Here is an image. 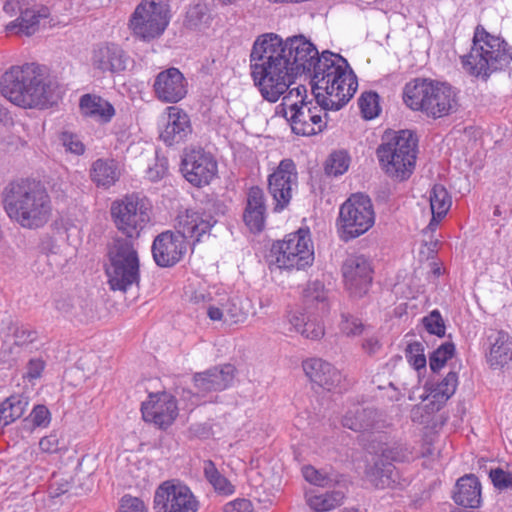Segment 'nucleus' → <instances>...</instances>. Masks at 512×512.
Returning <instances> with one entry per match:
<instances>
[{
    "instance_id": "nucleus-1",
    "label": "nucleus",
    "mask_w": 512,
    "mask_h": 512,
    "mask_svg": "<svg viewBox=\"0 0 512 512\" xmlns=\"http://www.w3.org/2000/svg\"><path fill=\"white\" fill-rule=\"evenodd\" d=\"M322 58L316 46L305 36L285 41L274 33L259 36L250 53V73L261 96L275 103L295 79L311 72Z\"/></svg>"
},
{
    "instance_id": "nucleus-2",
    "label": "nucleus",
    "mask_w": 512,
    "mask_h": 512,
    "mask_svg": "<svg viewBox=\"0 0 512 512\" xmlns=\"http://www.w3.org/2000/svg\"><path fill=\"white\" fill-rule=\"evenodd\" d=\"M308 74L316 104L325 110H340L358 87L357 77L348 61L329 50L322 52V58L318 59Z\"/></svg>"
},
{
    "instance_id": "nucleus-3",
    "label": "nucleus",
    "mask_w": 512,
    "mask_h": 512,
    "mask_svg": "<svg viewBox=\"0 0 512 512\" xmlns=\"http://www.w3.org/2000/svg\"><path fill=\"white\" fill-rule=\"evenodd\" d=\"M3 204L8 217L25 229L44 227L52 214L51 198L45 187L35 180L9 183L4 190Z\"/></svg>"
},
{
    "instance_id": "nucleus-4",
    "label": "nucleus",
    "mask_w": 512,
    "mask_h": 512,
    "mask_svg": "<svg viewBox=\"0 0 512 512\" xmlns=\"http://www.w3.org/2000/svg\"><path fill=\"white\" fill-rule=\"evenodd\" d=\"M216 219L205 211L187 209L177 217L176 232L165 231L153 241L152 255L160 267H172L186 253V239L200 241L216 223Z\"/></svg>"
},
{
    "instance_id": "nucleus-5",
    "label": "nucleus",
    "mask_w": 512,
    "mask_h": 512,
    "mask_svg": "<svg viewBox=\"0 0 512 512\" xmlns=\"http://www.w3.org/2000/svg\"><path fill=\"white\" fill-rule=\"evenodd\" d=\"M512 62V47L500 36L477 25L470 52L462 57L463 67L473 76L487 79Z\"/></svg>"
},
{
    "instance_id": "nucleus-6",
    "label": "nucleus",
    "mask_w": 512,
    "mask_h": 512,
    "mask_svg": "<svg viewBox=\"0 0 512 512\" xmlns=\"http://www.w3.org/2000/svg\"><path fill=\"white\" fill-rule=\"evenodd\" d=\"M0 88L5 98L22 108L44 106L52 97L51 85L44 82L33 63L12 66L3 74Z\"/></svg>"
},
{
    "instance_id": "nucleus-7",
    "label": "nucleus",
    "mask_w": 512,
    "mask_h": 512,
    "mask_svg": "<svg viewBox=\"0 0 512 512\" xmlns=\"http://www.w3.org/2000/svg\"><path fill=\"white\" fill-rule=\"evenodd\" d=\"M404 103L414 111H421L433 119L456 110V92L451 85L427 78H416L406 83Z\"/></svg>"
},
{
    "instance_id": "nucleus-8",
    "label": "nucleus",
    "mask_w": 512,
    "mask_h": 512,
    "mask_svg": "<svg viewBox=\"0 0 512 512\" xmlns=\"http://www.w3.org/2000/svg\"><path fill=\"white\" fill-rule=\"evenodd\" d=\"M417 139L410 130L386 132L376 155L382 170L391 178L408 179L415 168Z\"/></svg>"
},
{
    "instance_id": "nucleus-9",
    "label": "nucleus",
    "mask_w": 512,
    "mask_h": 512,
    "mask_svg": "<svg viewBox=\"0 0 512 512\" xmlns=\"http://www.w3.org/2000/svg\"><path fill=\"white\" fill-rule=\"evenodd\" d=\"M106 275L111 290L126 292L140 282V261L131 239L116 237L108 247Z\"/></svg>"
},
{
    "instance_id": "nucleus-10",
    "label": "nucleus",
    "mask_w": 512,
    "mask_h": 512,
    "mask_svg": "<svg viewBox=\"0 0 512 512\" xmlns=\"http://www.w3.org/2000/svg\"><path fill=\"white\" fill-rule=\"evenodd\" d=\"M170 20L167 1L142 0L131 14L128 27L136 39L149 43L164 34Z\"/></svg>"
},
{
    "instance_id": "nucleus-11",
    "label": "nucleus",
    "mask_w": 512,
    "mask_h": 512,
    "mask_svg": "<svg viewBox=\"0 0 512 512\" xmlns=\"http://www.w3.org/2000/svg\"><path fill=\"white\" fill-rule=\"evenodd\" d=\"M375 222L371 199L362 193L351 195L340 207L337 227L343 240L348 241L367 232Z\"/></svg>"
},
{
    "instance_id": "nucleus-12",
    "label": "nucleus",
    "mask_w": 512,
    "mask_h": 512,
    "mask_svg": "<svg viewBox=\"0 0 512 512\" xmlns=\"http://www.w3.org/2000/svg\"><path fill=\"white\" fill-rule=\"evenodd\" d=\"M111 217L117 230L126 236L124 239H131L135 243L150 222V207L138 195H126L112 203Z\"/></svg>"
},
{
    "instance_id": "nucleus-13",
    "label": "nucleus",
    "mask_w": 512,
    "mask_h": 512,
    "mask_svg": "<svg viewBox=\"0 0 512 512\" xmlns=\"http://www.w3.org/2000/svg\"><path fill=\"white\" fill-rule=\"evenodd\" d=\"M281 269H305L314 261L313 243L308 228H300L277 241L271 249Z\"/></svg>"
},
{
    "instance_id": "nucleus-14",
    "label": "nucleus",
    "mask_w": 512,
    "mask_h": 512,
    "mask_svg": "<svg viewBox=\"0 0 512 512\" xmlns=\"http://www.w3.org/2000/svg\"><path fill=\"white\" fill-rule=\"evenodd\" d=\"M236 369L231 364L215 366L204 372L196 373L193 376L196 392L183 389L181 398L190 402V407L201 404L202 398L210 392L223 391L229 388L235 378Z\"/></svg>"
},
{
    "instance_id": "nucleus-15",
    "label": "nucleus",
    "mask_w": 512,
    "mask_h": 512,
    "mask_svg": "<svg viewBox=\"0 0 512 512\" xmlns=\"http://www.w3.org/2000/svg\"><path fill=\"white\" fill-rule=\"evenodd\" d=\"M154 512H197L199 501L191 489L173 481L163 482L155 491Z\"/></svg>"
},
{
    "instance_id": "nucleus-16",
    "label": "nucleus",
    "mask_w": 512,
    "mask_h": 512,
    "mask_svg": "<svg viewBox=\"0 0 512 512\" xmlns=\"http://www.w3.org/2000/svg\"><path fill=\"white\" fill-rule=\"evenodd\" d=\"M218 171L214 156L202 147H190L184 150L181 172L185 179L194 186L208 185Z\"/></svg>"
},
{
    "instance_id": "nucleus-17",
    "label": "nucleus",
    "mask_w": 512,
    "mask_h": 512,
    "mask_svg": "<svg viewBox=\"0 0 512 512\" xmlns=\"http://www.w3.org/2000/svg\"><path fill=\"white\" fill-rule=\"evenodd\" d=\"M285 118L290 123L292 131L297 135L310 136L322 132L326 127V121L322 119V113L327 111L321 106L313 105L312 102H298L289 104V107L282 108Z\"/></svg>"
},
{
    "instance_id": "nucleus-18",
    "label": "nucleus",
    "mask_w": 512,
    "mask_h": 512,
    "mask_svg": "<svg viewBox=\"0 0 512 512\" xmlns=\"http://www.w3.org/2000/svg\"><path fill=\"white\" fill-rule=\"evenodd\" d=\"M297 186L298 173L295 163L291 159L281 160L275 171L268 177V191L274 202V212H282L288 207L293 190Z\"/></svg>"
},
{
    "instance_id": "nucleus-19",
    "label": "nucleus",
    "mask_w": 512,
    "mask_h": 512,
    "mask_svg": "<svg viewBox=\"0 0 512 512\" xmlns=\"http://www.w3.org/2000/svg\"><path fill=\"white\" fill-rule=\"evenodd\" d=\"M412 457V452L402 444L385 446L374 464L367 469V476L376 487H389L397 481L394 462H406Z\"/></svg>"
},
{
    "instance_id": "nucleus-20",
    "label": "nucleus",
    "mask_w": 512,
    "mask_h": 512,
    "mask_svg": "<svg viewBox=\"0 0 512 512\" xmlns=\"http://www.w3.org/2000/svg\"><path fill=\"white\" fill-rule=\"evenodd\" d=\"M342 276L345 288L353 297H362L369 291L373 269L370 261L362 255H350L343 262Z\"/></svg>"
},
{
    "instance_id": "nucleus-21",
    "label": "nucleus",
    "mask_w": 512,
    "mask_h": 512,
    "mask_svg": "<svg viewBox=\"0 0 512 512\" xmlns=\"http://www.w3.org/2000/svg\"><path fill=\"white\" fill-rule=\"evenodd\" d=\"M157 100L165 104H175L188 93V82L183 73L176 67L160 71L152 85Z\"/></svg>"
},
{
    "instance_id": "nucleus-22",
    "label": "nucleus",
    "mask_w": 512,
    "mask_h": 512,
    "mask_svg": "<svg viewBox=\"0 0 512 512\" xmlns=\"http://www.w3.org/2000/svg\"><path fill=\"white\" fill-rule=\"evenodd\" d=\"M129 57L125 51L114 43H101L93 48L91 64L100 73L116 74L124 71Z\"/></svg>"
},
{
    "instance_id": "nucleus-23",
    "label": "nucleus",
    "mask_w": 512,
    "mask_h": 512,
    "mask_svg": "<svg viewBox=\"0 0 512 512\" xmlns=\"http://www.w3.org/2000/svg\"><path fill=\"white\" fill-rule=\"evenodd\" d=\"M141 412L146 422L161 428L171 425L178 415L176 401L167 394L150 395L149 400L142 403Z\"/></svg>"
},
{
    "instance_id": "nucleus-24",
    "label": "nucleus",
    "mask_w": 512,
    "mask_h": 512,
    "mask_svg": "<svg viewBox=\"0 0 512 512\" xmlns=\"http://www.w3.org/2000/svg\"><path fill=\"white\" fill-rule=\"evenodd\" d=\"M302 367L312 383L327 391L338 388L343 380L341 371L321 358L306 359L303 361Z\"/></svg>"
},
{
    "instance_id": "nucleus-25",
    "label": "nucleus",
    "mask_w": 512,
    "mask_h": 512,
    "mask_svg": "<svg viewBox=\"0 0 512 512\" xmlns=\"http://www.w3.org/2000/svg\"><path fill=\"white\" fill-rule=\"evenodd\" d=\"M250 310V302L240 296H230L225 302L207 305V316L211 321L237 324L244 322Z\"/></svg>"
},
{
    "instance_id": "nucleus-26",
    "label": "nucleus",
    "mask_w": 512,
    "mask_h": 512,
    "mask_svg": "<svg viewBox=\"0 0 512 512\" xmlns=\"http://www.w3.org/2000/svg\"><path fill=\"white\" fill-rule=\"evenodd\" d=\"M166 110L168 117L160 133L161 140L168 146L186 141L193 131L189 115L177 106H169Z\"/></svg>"
},
{
    "instance_id": "nucleus-27",
    "label": "nucleus",
    "mask_w": 512,
    "mask_h": 512,
    "mask_svg": "<svg viewBox=\"0 0 512 512\" xmlns=\"http://www.w3.org/2000/svg\"><path fill=\"white\" fill-rule=\"evenodd\" d=\"M49 14L46 6L30 0V4L24 6L21 15L6 25V31L11 34L31 36L38 31L41 20L47 19Z\"/></svg>"
},
{
    "instance_id": "nucleus-28",
    "label": "nucleus",
    "mask_w": 512,
    "mask_h": 512,
    "mask_svg": "<svg viewBox=\"0 0 512 512\" xmlns=\"http://www.w3.org/2000/svg\"><path fill=\"white\" fill-rule=\"evenodd\" d=\"M486 359L492 368L508 367L512 364V338L503 330H491L487 335Z\"/></svg>"
},
{
    "instance_id": "nucleus-29",
    "label": "nucleus",
    "mask_w": 512,
    "mask_h": 512,
    "mask_svg": "<svg viewBox=\"0 0 512 512\" xmlns=\"http://www.w3.org/2000/svg\"><path fill=\"white\" fill-rule=\"evenodd\" d=\"M267 216L266 198L263 189L253 186L247 193L246 207L243 213L245 225L252 233H259L265 228Z\"/></svg>"
},
{
    "instance_id": "nucleus-30",
    "label": "nucleus",
    "mask_w": 512,
    "mask_h": 512,
    "mask_svg": "<svg viewBox=\"0 0 512 512\" xmlns=\"http://www.w3.org/2000/svg\"><path fill=\"white\" fill-rule=\"evenodd\" d=\"M453 500L465 508H478L481 503V484L475 475H465L458 479Z\"/></svg>"
},
{
    "instance_id": "nucleus-31",
    "label": "nucleus",
    "mask_w": 512,
    "mask_h": 512,
    "mask_svg": "<svg viewBox=\"0 0 512 512\" xmlns=\"http://www.w3.org/2000/svg\"><path fill=\"white\" fill-rule=\"evenodd\" d=\"M119 177L120 169L114 159L99 158L91 165L90 178L97 187L108 189L119 180Z\"/></svg>"
},
{
    "instance_id": "nucleus-32",
    "label": "nucleus",
    "mask_w": 512,
    "mask_h": 512,
    "mask_svg": "<svg viewBox=\"0 0 512 512\" xmlns=\"http://www.w3.org/2000/svg\"><path fill=\"white\" fill-rule=\"evenodd\" d=\"M79 107L83 115L95 118L102 123L110 122L115 115V109L110 102L93 94L82 95Z\"/></svg>"
},
{
    "instance_id": "nucleus-33",
    "label": "nucleus",
    "mask_w": 512,
    "mask_h": 512,
    "mask_svg": "<svg viewBox=\"0 0 512 512\" xmlns=\"http://www.w3.org/2000/svg\"><path fill=\"white\" fill-rule=\"evenodd\" d=\"M304 310L310 314L321 315L327 312V291L320 281L309 282L303 290Z\"/></svg>"
},
{
    "instance_id": "nucleus-34",
    "label": "nucleus",
    "mask_w": 512,
    "mask_h": 512,
    "mask_svg": "<svg viewBox=\"0 0 512 512\" xmlns=\"http://www.w3.org/2000/svg\"><path fill=\"white\" fill-rule=\"evenodd\" d=\"M432 219L429 227L437 226L449 211L452 200L447 189L441 184H435L429 194Z\"/></svg>"
},
{
    "instance_id": "nucleus-35",
    "label": "nucleus",
    "mask_w": 512,
    "mask_h": 512,
    "mask_svg": "<svg viewBox=\"0 0 512 512\" xmlns=\"http://www.w3.org/2000/svg\"><path fill=\"white\" fill-rule=\"evenodd\" d=\"M374 419L375 412L373 409L355 405L346 412L342 424L353 431H365L373 427Z\"/></svg>"
},
{
    "instance_id": "nucleus-36",
    "label": "nucleus",
    "mask_w": 512,
    "mask_h": 512,
    "mask_svg": "<svg viewBox=\"0 0 512 512\" xmlns=\"http://www.w3.org/2000/svg\"><path fill=\"white\" fill-rule=\"evenodd\" d=\"M203 474L218 495L230 496L235 492V486L217 469L212 460H204Z\"/></svg>"
},
{
    "instance_id": "nucleus-37",
    "label": "nucleus",
    "mask_w": 512,
    "mask_h": 512,
    "mask_svg": "<svg viewBox=\"0 0 512 512\" xmlns=\"http://www.w3.org/2000/svg\"><path fill=\"white\" fill-rule=\"evenodd\" d=\"M345 498L344 491L332 490L323 494H306L307 504L316 512H326L332 510L343 503Z\"/></svg>"
},
{
    "instance_id": "nucleus-38",
    "label": "nucleus",
    "mask_w": 512,
    "mask_h": 512,
    "mask_svg": "<svg viewBox=\"0 0 512 512\" xmlns=\"http://www.w3.org/2000/svg\"><path fill=\"white\" fill-rule=\"evenodd\" d=\"M457 385L458 375L456 372L450 371L440 382L426 388L433 402L445 403L455 393Z\"/></svg>"
},
{
    "instance_id": "nucleus-39",
    "label": "nucleus",
    "mask_w": 512,
    "mask_h": 512,
    "mask_svg": "<svg viewBox=\"0 0 512 512\" xmlns=\"http://www.w3.org/2000/svg\"><path fill=\"white\" fill-rule=\"evenodd\" d=\"M302 475L307 482L319 487H330L339 482V475L337 473L316 469L311 465H306L302 468Z\"/></svg>"
},
{
    "instance_id": "nucleus-40",
    "label": "nucleus",
    "mask_w": 512,
    "mask_h": 512,
    "mask_svg": "<svg viewBox=\"0 0 512 512\" xmlns=\"http://www.w3.org/2000/svg\"><path fill=\"white\" fill-rule=\"evenodd\" d=\"M350 165V157L346 151L340 150L330 154L325 163V172L330 176L344 174Z\"/></svg>"
},
{
    "instance_id": "nucleus-41",
    "label": "nucleus",
    "mask_w": 512,
    "mask_h": 512,
    "mask_svg": "<svg viewBox=\"0 0 512 512\" xmlns=\"http://www.w3.org/2000/svg\"><path fill=\"white\" fill-rule=\"evenodd\" d=\"M28 405V399L27 397H24L22 395H12L8 398H6L1 404H0V414L3 413V410L9 409L8 413V421L14 422L18 418H20Z\"/></svg>"
},
{
    "instance_id": "nucleus-42",
    "label": "nucleus",
    "mask_w": 512,
    "mask_h": 512,
    "mask_svg": "<svg viewBox=\"0 0 512 512\" xmlns=\"http://www.w3.org/2000/svg\"><path fill=\"white\" fill-rule=\"evenodd\" d=\"M210 15L206 4L197 3L189 7L186 12L185 24L191 29H197L208 24Z\"/></svg>"
},
{
    "instance_id": "nucleus-43",
    "label": "nucleus",
    "mask_w": 512,
    "mask_h": 512,
    "mask_svg": "<svg viewBox=\"0 0 512 512\" xmlns=\"http://www.w3.org/2000/svg\"><path fill=\"white\" fill-rule=\"evenodd\" d=\"M455 345L452 342L441 344L429 357V366L433 372H438L446 362L454 356Z\"/></svg>"
},
{
    "instance_id": "nucleus-44",
    "label": "nucleus",
    "mask_w": 512,
    "mask_h": 512,
    "mask_svg": "<svg viewBox=\"0 0 512 512\" xmlns=\"http://www.w3.org/2000/svg\"><path fill=\"white\" fill-rule=\"evenodd\" d=\"M359 108L363 117L367 120H371L379 115V96L376 92L367 91L364 92L358 100Z\"/></svg>"
},
{
    "instance_id": "nucleus-45",
    "label": "nucleus",
    "mask_w": 512,
    "mask_h": 512,
    "mask_svg": "<svg viewBox=\"0 0 512 512\" xmlns=\"http://www.w3.org/2000/svg\"><path fill=\"white\" fill-rule=\"evenodd\" d=\"M339 328L341 333L345 336L355 337L361 335L364 332L365 325L358 317L349 313H342Z\"/></svg>"
},
{
    "instance_id": "nucleus-46",
    "label": "nucleus",
    "mask_w": 512,
    "mask_h": 512,
    "mask_svg": "<svg viewBox=\"0 0 512 512\" xmlns=\"http://www.w3.org/2000/svg\"><path fill=\"white\" fill-rule=\"evenodd\" d=\"M422 323L429 334L443 337L446 327L441 313L435 309L422 319Z\"/></svg>"
},
{
    "instance_id": "nucleus-47",
    "label": "nucleus",
    "mask_w": 512,
    "mask_h": 512,
    "mask_svg": "<svg viewBox=\"0 0 512 512\" xmlns=\"http://www.w3.org/2000/svg\"><path fill=\"white\" fill-rule=\"evenodd\" d=\"M406 357L416 370L426 367L427 362L424 354V346L421 342L415 341L410 343L406 349Z\"/></svg>"
},
{
    "instance_id": "nucleus-48",
    "label": "nucleus",
    "mask_w": 512,
    "mask_h": 512,
    "mask_svg": "<svg viewBox=\"0 0 512 512\" xmlns=\"http://www.w3.org/2000/svg\"><path fill=\"white\" fill-rule=\"evenodd\" d=\"M45 367L46 363L42 358H31L26 364L23 379L34 384L36 380L41 378Z\"/></svg>"
},
{
    "instance_id": "nucleus-49",
    "label": "nucleus",
    "mask_w": 512,
    "mask_h": 512,
    "mask_svg": "<svg viewBox=\"0 0 512 512\" xmlns=\"http://www.w3.org/2000/svg\"><path fill=\"white\" fill-rule=\"evenodd\" d=\"M489 477L494 487L499 490L512 488V472L495 468L490 470Z\"/></svg>"
},
{
    "instance_id": "nucleus-50",
    "label": "nucleus",
    "mask_w": 512,
    "mask_h": 512,
    "mask_svg": "<svg viewBox=\"0 0 512 512\" xmlns=\"http://www.w3.org/2000/svg\"><path fill=\"white\" fill-rule=\"evenodd\" d=\"M30 420L34 427H47L51 421V413L45 405H36L32 409L29 417L25 421Z\"/></svg>"
},
{
    "instance_id": "nucleus-51",
    "label": "nucleus",
    "mask_w": 512,
    "mask_h": 512,
    "mask_svg": "<svg viewBox=\"0 0 512 512\" xmlns=\"http://www.w3.org/2000/svg\"><path fill=\"white\" fill-rule=\"evenodd\" d=\"M118 512H149L144 501L138 497L124 495L119 503Z\"/></svg>"
},
{
    "instance_id": "nucleus-52",
    "label": "nucleus",
    "mask_w": 512,
    "mask_h": 512,
    "mask_svg": "<svg viewBox=\"0 0 512 512\" xmlns=\"http://www.w3.org/2000/svg\"><path fill=\"white\" fill-rule=\"evenodd\" d=\"M39 447L43 452L57 453L64 448V441L57 432L53 431L40 440Z\"/></svg>"
},
{
    "instance_id": "nucleus-53",
    "label": "nucleus",
    "mask_w": 512,
    "mask_h": 512,
    "mask_svg": "<svg viewBox=\"0 0 512 512\" xmlns=\"http://www.w3.org/2000/svg\"><path fill=\"white\" fill-rule=\"evenodd\" d=\"M308 339L316 340L324 335V327L317 317L308 318L307 323L303 324L302 330L299 332Z\"/></svg>"
},
{
    "instance_id": "nucleus-54",
    "label": "nucleus",
    "mask_w": 512,
    "mask_h": 512,
    "mask_svg": "<svg viewBox=\"0 0 512 512\" xmlns=\"http://www.w3.org/2000/svg\"><path fill=\"white\" fill-rule=\"evenodd\" d=\"M72 486V482L68 478H59L53 475V479L48 487V495L51 498H58L68 493Z\"/></svg>"
},
{
    "instance_id": "nucleus-55",
    "label": "nucleus",
    "mask_w": 512,
    "mask_h": 512,
    "mask_svg": "<svg viewBox=\"0 0 512 512\" xmlns=\"http://www.w3.org/2000/svg\"><path fill=\"white\" fill-rule=\"evenodd\" d=\"M60 138L67 151L76 155H82L85 152V145L78 135L65 131Z\"/></svg>"
},
{
    "instance_id": "nucleus-56",
    "label": "nucleus",
    "mask_w": 512,
    "mask_h": 512,
    "mask_svg": "<svg viewBox=\"0 0 512 512\" xmlns=\"http://www.w3.org/2000/svg\"><path fill=\"white\" fill-rule=\"evenodd\" d=\"M13 337L16 345H27L33 343L37 339V331L26 325H20L14 328Z\"/></svg>"
},
{
    "instance_id": "nucleus-57",
    "label": "nucleus",
    "mask_w": 512,
    "mask_h": 512,
    "mask_svg": "<svg viewBox=\"0 0 512 512\" xmlns=\"http://www.w3.org/2000/svg\"><path fill=\"white\" fill-rule=\"evenodd\" d=\"M306 92L307 89L304 85H299L289 89L288 94L283 97V102L281 104L282 108L289 107V104L295 102H298L300 105L301 100L305 102Z\"/></svg>"
},
{
    "instance_id": "nucleus-58",
    "label": "nucleus",
    "mask_w": 512,
    "mask_h": 512,
    "mask_svg": "<svg viewBox=\"0 0 512 512\" xmlns=\"http://www.w3.org/2000/svg\"><path fill=\"white\" fill-rule=\"evenodd\" d=\"M223 512H253V505L249 499L237 498L226 503Z\"/></svg>"
},
{
    "instance_id": "nucleus-59",
    "label": "nucleus",
    "mask_w": 512,
    "mask_h": 512,
    "mask_svg": "<svg viewBox=\"0 0 512 512\" xmlns=\"http://www.w3.org/2000/svg\"><path fill=\"white\" fill-rule=\"evenodd\" d=\"M317 316L316 314L310 313H301V312H292L288 315V322L291 326L290 331L294 330L295 332H300L302 330L303 324L307 323V319Z\"/></svg>"
},
{
    "instance_id": "nucleus-60",
    "label": "nucleus",
    "mask_w": 512,
    "mask_h": 512,
    "mask_svg": "<svg viewBox=\"0 0 512 512\" xmlns=\"http://www.w3.org/2000/svg\"><path fill=\"white\" fill-rule=\"evenodd\" d=\"M29 4L30 0H9L4 4L3 10L10 16L15 15L16 13L21 15L24 6Z\"/></svg>"
},
{
    "instance_id": "nucleus-61",
    "label": "nucleus",
    "mask_w": 512,
    "mask_h": 512,
    "mask_svg": "<svg viewBox=\"0 0 512 512\" xmlns=\"http://www.w3.org/2000/svg\"><path fill=\"white\" fill-rule=\"evenodd\" d=\"M190 301L193 304L201 305V307L207 312V305L213 304L209 294L204 292H195L191 297Z\"/></svg>"
},
{
    "instance_id": "nucleus-62",
    "label": "nucleus",
    "mask_w": 512,
    "mask_h": 512,
    "mask_svg": "<svg viewBox=\"0 0 512 512\" xmlns=\"http://www.w3.org/2000/svg\"><path fill=\"white\" fill-rule=\"evenodd\" d=\"M166 173V168L163 165L156 164L154 167L147 169V178L153 182L159 181Z\"/></svg>"
},
{
    "instance_id": "nucleus-63",
    "label": "nucleus",
    "mask_w": 512,
    "mask_h": 512,
    "mask_svg": "<svg viewBox=\"0 0 512 512\" xmlns=\"http://www.w3.org/2000/svg\"><path fill=\"white\" fill-rule=\"evenodd\" d=\"M363 349L370 355L375 354L381 347L376 337L366 338L362 344Z\"/></svg>"
},
{
    "instance_id": "nucleus-64",
    "label": "nucleus",
    "mask_w": 512,
    "mask_h": 512,
    "mask_svg": "<svg viewBox=\"0 0 512 512\" xmlns=\"http://www.w3.org/2000/svg\"><path fill=\"white\" fill-rule=\"evenodd\" d=\"M56 309L62 312L63 314H69L72 310V305L68 303L65 299L56 301Z\"/></svg>"
}]
</instances>
